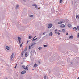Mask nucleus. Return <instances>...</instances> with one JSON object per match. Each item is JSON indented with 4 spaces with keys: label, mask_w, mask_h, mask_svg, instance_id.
<instances>
[{
    "label": "nucleus",
    "mask_w": 79,
    "mask_h": 79,
    "mask_svg": "<svg viewBox=\"0 0 79 79\" xmlns=\"http://www.w3.org/2000/svg\"><path fill=\"white\" fill-rule=\"evenodd\" d=\"M52 24H50V23L49 24H48V28H49V29H50V28L52 27Z\"/></svg>",
    "instance_id": "3"
},
{
    "label": "nucleus",
    "mask_w": 79,
    "mask_h": 79,
    "mask_svg": "<svg viewBox=\"0 0 79 79\" xmlns=\"http://www.w3.org/2000/svg\"><path fill=\"white\" fill-rule=\"evenodd\" d=\"M78 79H79V77L78 78Z\"/></svg>",
    "instance_id": "44"
},
{
    "label": "nucleus",
    "mask_w": 79,
    "mask_h": 79,
    "mask_svg": "<svg viewBox=\"0 0 79 79\" xmlns=\"http://www.w3.org/2000/svg\"><path fill=\"white\" fill-rule=\"evenodd\" d=\"M29 16L31 18H32V17H33V16H34V15H29Z\"/></svg>",
    "instance_id": "20"
},
{
    "label": "nucleus",
    "mask_w": 79,
    "mask_h": 79,
    "mask_svg": "<svg viewBox=\"0 0 79 79\" xmlns=\"http://www.w3.org/2000/svg\"><path fill=\"white\" fill-rule=\"evenodd\" d=\"M73 29L74 30H75V31H76L77 30V28L76 27H75L73 28Z\"/></svg>",
    "instance_id": "24"
},
{
    "label": "nucleus",
    "mask_w": 79,
    "mask_h": 79,
    "mask_svg": "<svg viewBox=\"0 0 79 79\" xmlns=\"http://www.w3.org/2000/svg\"><path fill=\"white\" fill-rule=\"evenodd\" d=\"M22 68H23L25 70L26 69V66H25V65H22Z\"/></svg>",
    "instance_id": "12"
},
{
    "label": "nucleus",
    "mask_w": 79,
    "mask_h": 79,
    "mask_svg": "<svg viewBox=\"0 0 79 79\" xmlns=\"http://www.w3.org/2000/svg\"><path fill=\"white\" fill-rule=\"evenodd\" d=\"M72 4H73V2H72Z\"/></svg>",
    "instance_id": "41"
},
{
    "label": "nucleus",
    "mask_w": 79,
    "mask_h": 79,
    "mask_svg": "<svg viewBox=\"0 0 79 79\" xmlns=\"http://www.w3.org/2000/svg\"><path fill=\"white\" fill-rule=\"evenodd\" d=\"M57 34H58V35H60V33L59 32L57 33Z\"/></svg>",
    "instance_id": "32"
},
{
    "label": "nucleus",
    "mask_w": 79,
    "mask_h": 79,
    "mask_svg": "<svg viewBox=\"0 0 79 79\" xmlns=\"http://www.w3.org/2000/svg\"><path fill=\"white\" fill-rule=\"evenodd\" d=\"M32 6H35V8H36V9H38V8H37V5L35 4H33L32 5Z\"/></svg>",
    "instance_id": "7"
},
{
    "label": "nucleus",
    "mask_w": 79,
    "mask_h": 79,
    "mask_svg": "<svg viewBox=\"0 0 79 79\" xmlns=\"http://www.w3.org/2000/svg\"><path fill=\"white\" fill-rule=\"evenodd\" d=\"M62 32H65V29H63L62 30Z\"/></svg>",
    "instance_id": "25"
},
{
    "label": "nucleus",
    "mask_w": 79,
    "mask_h": 79,
    "mask_svg": "<svg viewBox=\"0 0 79 79\" xmlns=\"http://www.w3.org/2000/svg\"><path fill=\"white\" fill-rule=\"evenodd\" d=\"M6 49L7 50H10V47L8 46L6 47Z\"/></svg>",
    "instance_id": "10"
},
{
    "label": "nucleus",
    "mask_w": 79,
    "mask_h": 79,
    "mask_svg": "<svg viewBox=\"0 0 79 79\" xmlns=\"http://www.w3.org/2000/svg\"><path fill=\"white\" fill-rule=\"evenodd\" d=\"M40 62H39V63H40Z\"/></svg>",
    "instance_id": "43"
},
{
    "label": "nucleus",
    "mask_w": 79,
    "mask_h": 79,
    "mask_svg": "<svg viewBox=\"0 0 79 79\" xmlns=\"http://www.w3.org/2000/svg\"><path fill=\"white\" fill-rule=\"evenodd\" d=\"M67 35H68V33H66V35H67Z\"/></svg>",
    "instance_id": "40"
},
{
    "label": "nucleus",
    "mask_w": 79,
    "mask_h": 79,
    "mask_svg": "<svg viewBox=\"0 0 79 79\" xmlns=\"http://www.w3.org/2000/svg\"><path fill=\"white\" fill-rule=\"evenodd\" d=\"M70 28L71 27V24H68L67 25Z\"/></svg>",
    "instance_id": "18"
},
{
    "label": "nucleus",
    "mask_w": 79,
    "mask_h": 79,
    "mask_svg": "<svg viewBox=\"0 0 79 79\" xmlns=\"http://www.w3.org/2000/svg\"><path fill=\"white\" fill-rule=\"evenodd\" d=\"M28 42H29V41H27V44H28Z\"/></svg>",
    "instance_id": "38"
},
{
    "label": "nucleus",
    "mask_w": 79,
    "mask_h": 79,
    "mask_svg": "<svg viewBox=\"0 0 79 79\" xmlns=\"http://www.w3.org/2000/svg\"><path fill=\"white\" fill-rule=\"evenodd\" d=\"M45 34V33H43V35H44Z\"/></svg>",
    "instance_id": "31"
},
{
    "label": "nucleus",
    "mask_w": 79,
    "mask_h": 79,
    "mask_svg": "<svg viewBox=\"0 0 79 79\" xmlns=\"http://www.w3.org/2000/svg\"><path fill=\"white\" fill-rule=\"evenodd\" d=\"M64 23V22L63 21H60L58 23V24H63Z\"/></svg>",
    "instance_id": "5"
},
{
    "label": "nucleus",
    "mask_w": 79,
    "mask_h": 79,
    "mask_svg": "<svg viewBox=\"0 0 79 79\" xmlns=\"http://www.w3.org/2000/svg\"><path fill=\"white\" fill-rule=\"evenodd\" d=\"M25 56L27 55V52H26L25 54Z\"/></svg>",
    "instance_id": "26"
},
{
    "label": "nucleus",
    "mask_w": 79,
    "mask_h": 79,
    "mask_svg": "<svg viewBox=\"0 0 79 79\" xmlns=\"http://www.w3.org/2000/svg\"><path fill=\"white\" fill-rule=\"evenodd\" d=\"M76 18H77V19H79V15H76Z\"/></svg>",
    "instance_id": "17"
},
{
    "label": "nucleus",
    "mask_w": 79,
    "mask_h": 79,
    "mask_svg": "<svg viewBox=\"0 0 79 79\" xmlns=\"http://www.w3.org/2000/svg\"><path fill=\"white\" fill-rule=\"evenodd\" d=\"M25 53V51H23L22 52V53H21V55H22V56L23 55H24V53Z\"/></svg>",
    "instance_id": "8"
},
{
    "label": "nucleus",
    "mask_w": 79,
    "mask_h": 79,
    "mask_svg": "<svg viewBox=\"0 0 79 79\" xmlns=\"http://www.w3.org/2000/svg\"><path fill=\"white\" fill-rule=\"evenodd\" d=\"M22 44H23V42H22Z\"/></svg>",
    "instance_id": "42"
},
{
    "label": "nucleus",
    "mask_w": 79,
    "mask_h": 79,
    "mask_svg": "<svg viewBox=\"0 0 79 79\" xmlns=\"http://www.w3.org/2000/svg\"><path fill=\"white\" fill-rule=\"evenodd\" d=\"M49 35L50 36H52V35H53V33L52 32H50L49 33Z\"/></svg>",
    "instance_id": "15"
},
{
    "label": "nucleus",
    "mask_w": 79,
    "mask_h": 79,
    "mask_svg": "<svg viewBox=\"0 0 79 79\" xmlns=\"http://www.w3.org/2000/svg\"><path fill=\"white\" fill-rule=\"evenodd\" d=\"M23 2H26V0H23Z\"/></svg>",
    "instance_id": "37"
},
{
    "label": "nucleus",
    "mask_w": 79,
    "mask_h": 79,
    "mask_svg": "<svg viewBox=\"0 0 79 79\" xmlns=\"http://www.w3.org/2000/svg\"><path fill=\"white\" fill-rule=\"evenodd\" d=\"M17 39L18 40L19 43V44H21V37H18L17 38Z\"/></svg>",
    "instance_id": "2"
},
{
    "label": "nucleus",
    "mask_w": 79,
    "mask_h": 79,
    "mask_svg": "<svg viewBox=\"0 0 79 79\" xmlns=\"http://www.w3.org/2000/svg\"><path fill=\"white\" fill-rule=\"evenodd\" d=\"M77 29L79 31V26H77Z\"/></svg>",
    "instance_id": "27"
},
{
    "label": "nucleus",
    "mask_w": 79,
    "mask_h": 79,
    "mask_svg": "<svg viewBox=\"0 0 79 79\" xmlns=\"http://www.w3.org/2000/svg\"><path fill=\"white\" fill-rule=\"evenodd\" d=\"M15 68H16V65L15 66Z\"/></svg>",
    "instance_id": "34"
},
{
    "label": "nucleus",
    "mask_w": 79,
    "mask_h": 79,
    "mask_svg": "<svg viewBox=\"0 0 79 79\" xmlns=\"http://www.w3.org/2000/svg\"><path fill=\"white\" fill-rule=\"evenodd\" d=\"M36 44V43H32V44L31 46H29V49H32L33 48V47Z\"/></svg>",
    "instance_id": "1"
},
{
    "label": "nucleus",
    "mask_w": 79,
    "mask_h": 79,
    "mask_svg": "<svg viewBox=\"0 0 79 79\" xmlns=\"http://www.w3.org/2000/svg\"><path fill=\"white\" fill-rule=\"evenodd\" d=\"M46 76H44V79H46Z\"/></svg>",
    "instance_id": "33"
},
{
    "label": "nucleus",
    "mask_w": 79,
    "mask_h": 79,
    "mask_svg": "<svg viewBox=\"0 0 79 79\" xmlns=\"http://www.w3.org/2000/svg\"><path fill=\"white\" fill-rule=\"evenodd\" d=\"M37 65L36 63H35L34 66V67H37Z\"/></svg>",
    "instance_id": "19"
},
{
    "label": "nucleus",
    "mask_w": 79,
    "mask_h": 79,
    "mask_svg": "<svg viewBox=\"0 0 79 79\" xmlns=\"http://www.w3.org/2000/svg\"><path fill=\"white\" fill-rule=\"evenodd\" d=\"M62 2V0H60V3H61Z\"/></svg>",
    "instance_id": "29"
},
{
    "label": "nucleus",
    "mask_w": 79,
    "mask_h": 79,
    "mask_svg": "<svg viewBox=\"0 0 79 79\" xmlns=\"http://www.w3.org/2000/svg\"><path fill=\"white\" fill-rule=\"evenodd\" d=\"M72 63H71V64H72Z\"/></svg>",
    "instance_id": "46"
},
{
    "label": "nucleus",
    "mask_w": 79,
    "mask_h": 79,
    "mask_svg": "<svg viewBox=\"0 0 79 79\" xmlns=\"http://www.w3.org/2000/svg\"><path fill=\"white\" fill-rule=\"evenodd\" d=\"M14 55V53H12L11 56L10 57L11 59H13V58Z\"/></svg>",
    "instance_id": "9"
},
{
    "label": "nucleus",
    "mask_w": 79,
    "mask_h": 79,
    "mask_svg": "<svg viewBox=\"0 0 79 79\" xmlns=\"http://www.w3.org/2000/svg\"><path fill=\"white\" fill-rule=\"evenodd\" d=\"M78 38H79V33L78 34V35H77Z\"/></svg>",
    "instance_id": "30"
},
{
    "label": "nucleus",
    "mask_w": 79,
    "mask_h": 79,
    "mask_svg": "<svg viewBox=\"0 0 79 79\" xmlns=\"http://www.w3.org/2000/svg\"><path fill=\"white\" fill-rule=\"evenodd\" d=\"M35 37H36V36L34 37V38L32 39H35Z\"/></svg>",
    "instance_id": "35"
},
{
    "label": "nucleus",
    "mask_w": 79,
    "mask_h": 79,
    "mask_svg": "<svg viewBox=\"0 0 79 79\" xmlns=\"http://www.w3.org/2000/svg\"><path fill=\"white\" fill-rule=\"evenodd\" d=\"M43 48V47H40L38 48V49L39 50H42Z\"/></svg>",
    "instance_id": "14"
},
{
    "label": "nucleus",
    "mask_w": 79,
    "mask_h": 79,
    "mask_svg": "<svg viewBox=\"0 0 79 79\" xmlns=\"http://www.w3.org/2000/svg\"><path fill=\"white\" fill-rule=\"evenodd\" d=\"M32 37H33L32 36H29V39H32Z\"/></svg>",
    "instance_id": "23"
},
{
    "label": "nucleus",
    "mask_w": 79,
    "mask_h": 79,
    "mask_svg": "<svg viewBox=\"0 0 79 79\" xmlns=\"http://www.w3.org/2000/svg\"><path fill=\"white\" fill-rule=\"evenodd\" d=\"M19 5H17L16 6V9H17V8H18L19 7Z\"/></svg>",
    "instance_id": "21"
},
{
    "label": "nucleus",
    "mask_w": 79,
    "mask_h": 79,
    "mask_svg": "<svg viewBox=\"0 0 79 79\" xmlns=\"http://www.w3.org/2000/svg\"><path fill=\"white\" fill-rule=\"evenodd\" d=\"M37 38H35V39H33L32 40V42H34V41H35V40H37Z\"/></svg>",
    "instance_id": "22"
},
{
    "label": "nucleus",
    "mask_w": 79,
    "mask_h": 79,
    "mask_svg": "<svg viewBox=\"0 0 79 79\" xmlns=\"http://www.w3.org/2000/svg\"><path fill=\"white\" fill-rule=\"evenodd\" d=\"M44 47H47V45H44Z\"/></svg>",
    "instance_id": "28"
},
{
    "label": "nucleus",
    "mask_w": 79,
    "mask_h": 79,
    "mask_svg": "<svg viewBox=\"0 0 79 79\" xmlns=\"http://www.w3.org/2000/svg\"><path fill=\"white\" fill-rule=\"evenodd\" d=\"M28 68H29V66L28 65L27 66L26 68V69H27V70H28Z\"/></svg>",
    "instance_id": "16"
},
{
    "label": "nucleus",
    "mask_w": 79,
    "mask_h": 79,
    "mask_svg": "<svg viewBox=\"0 0 79 79\" xmlns=\"http://www.w3.org/2000/svg\"><path fill=\"white\" fill-rule=\"evenodd\" d=\"M27 56H25L26 58V57H27Z\"/></svg>",
    "instance_id": "39"
},
{
    "label": "nucleus",
    "mask_w": 79,
    "mask_h": 79,
    "mask_svg": "<svg viewBox=\"0 0 79 79\" xmlns=\"http://www.w3.org/2000/svg\"><path fill=\"white\" fill-rule=\"evenodd\" d=\"M61 27L62 28L64 27H65V25L63 24L61 25Z\"/></svg>",
    "instance_id": "13"
},
{
    "label": "nucleus",
    "mask_w": 79,
    "mask_h": 79,
    "mask_svg": "<svg viewBox=\"0 0 79 79\" xmlns=\"http://www.w3.org/2000/svg\"><path fill=\"white\" fill-rule=\"evenodd\" d=\"M22 44H20V47H22Z\"/></svg>",
    "instance_id": "36"
},
{
    "label": "nucleus",
    "mask_w": 79,
    "mask_h": 79,
    "mask_svg": "<svg viewBox=\"0 0 79 79\" xmlns=\"http://www.w3.org/2000/svg\"><path fill=\"white\" fill-rule=\"evenodd\" d=\"M38 9H40V8H38Z\"/></svg>",
    "instance_id": "45"
},
{
    "label": "nucleus",
    "mask_w": 79,
    "mask_h": 79,
    "mask_svg": "<svg viewBox=\"0 0 79 79\" xmlns=\"http://www.w3.org/2000/svg\"><path fill=\"white\" fill-rule=\"evenodd\" d=\"M69 39H73V36L72 35L70 36L69 37Z\"/></svg>",
    "instance_id": "11"
},
{
    "label": "nucleus",
    "mask_w": 79,
    "mask_h": 79,
    "mask_svg": "<svg viewBox=\"0 0 79 79\" xmlns=\"http://www.w3.org/2000/svg\"><path fill=\"white\" fill-rule=\"evenodd\" d=\"M25 73H26V70L23 71L21 72V74H25Z\"/></svg>",
    "instance_id": "4"
},
{
    "label": "nucleus",
    "mask_w": 79,
    "mask_h": 79,
    "mask_svg": "<svg viewBox=\"0 0 79 79\" xmlns=\"http://www.w3.org/2000/svg\"><path fill=\"white\" fill-rule=\"evenodd\" d=\"M61 30L58 31L57 29H56L55 30V34H57V32H61Z\"/></svg>",
    "instance_id": "6"
}]
</instances>
